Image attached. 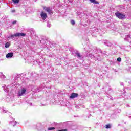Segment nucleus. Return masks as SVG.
<instances>
[{
    "label": "nucleus",
    "mask_w": 131,
    "mask_h": 131,
    "mask_svg": "<svg viewBox=\"0 0 131 131\" xmlns=\"http://www.w3.org/2000/svg\"><path fill=\"white\" fill-rule=\"evenodd\" d=\"M115 16H116L120 20H123V19H125V15L120 13L119 12L115 13Z\"/></svg>",
    "instance_id": "1"
},
{
    "label": "nucleus",
    "mask_w": 131,
    "mask_h": 131,
    "mask_svg": "<svg viewBox=\"0 0 131 131\" xmlns=\"http://www.w3.org/2000/svg\"><path fill=\"white\" fill-rule=\"evenodd\" d=\"M26 35V34L24 33H16L13 35H11L10 37H20V36H25Z\"/></svg>",
    "instance_id": "2"
},
{
    "label": "nucleus",
    "mask_w": 131,
    "mask_h": 131,
    "mask_svg": "<svg viewBox=\"0 0 131 131\" xmlns=\"http://www.w3.org/2000/svg\"><path fill=\"white\" fill-rule=\"evenodd\" d=\"M43 10H45L46 12H47L49 15L53 14V10L50 7H44Z\"/></svg>",
    "instance_id": "3"
},
{
    "label": "nucleus",
    "mask_w": 131,
    "mask_h": 131,
    "mask_svg": "<svg viewBox=\"0 0 131 131\" xmlns=\"http://www.w3.org/2000/svg\"><path fill=\"white\" fill-rule=\"evenodd\" d=\"M40 16L43 20H46V19H47V17H48L47 13H43V11H41Z\"/></svg>",
    "instance_id": "4"
},
{
    "label": "nucleus",
    "mask_w": 131,
    "mask_h": 131,
    "mask_svg": "<svg viewBox=\"0 0 131 131\" xmlns=\"http://www.w3.org/2000/svg\"><path fill=\"white\" fill-rule=\"evenodd\" d=\"M78 97V94L73 93L71 94V96H70V99H74V98H77Z\"/></svg>",
    "instance_id": "5"
},
{
    "label": "nucleus",
    "mask_w": 131,
    "mask_h": 131,
    "mask_svg": "<svg viewBox=\"0 0 131 131\" xmlns=\"http://www.w3.org/2000/svg\"><path fill=\"white\" fill-rule=\"evenodd\" d=\"M26 93V89H24L21 90V91L18 92V96H22L23 95H24Z\"/></svg>",
    "instance_id": "6"
},
{
    "label": "nucleus",
    "mask_w": 131,
    "mask_h": 131,
    "mask_svg": "<svg viewBox=\"0 0 131 131\" xmlns=\"http://www.w3.org/2000/svg\"><path fill=\"white\" fill-rule=\"evenodd\" d=\"M13 56L14 53L13 52H10L6 55V58H7V59H9V58H12Z\"/></svg>",
    "instance_id": "7"
},
{
    "label": "nucleus",
    "mask_w": 131,
    "mask_h": 131,
    "mask_svg": "<svg viewBox=\"0 0 131 131\" xmlns=\"http://www.w3.org/2000/svg\"><path fill=\"white\" fill-rule=\"evenodd\" d=\"M91 3H92L93 4H95L96 5L99 4V2L96 1V0H90Z\"/></svg>",
    "instance_id": "8"
},
{
    "label": "nucleus",
    "mask_w": 131,
    "mask_h": 131,
    "mask_svg": "<svg viewBox=\"0 0 131 131\" xmlns=\"http://www.w3.org/2000/svg\"><path fill=\"white\" fill-rule=\"evenodd\" d=\"M10 42H7L5 44V48H9V47H10Z\"/></svg>",
    "instance_id": "9"
},
{
    "label": "nucleus",
    "mask_w": 131,
    "mask_h": 131,
    "mask_svg": "<svg viewBox=\"0 0 131 131\" xmlns=\"http://www.w3.org/2000/svg\"><path fill=\"white\" fill-rule=\"evenodd\" d=\"M105 127L107 129L111 128V125H110V124H108L105 125Z\"/></svg>",
    "instance_id": "10"
},
{
    "label": "nucleus",
    "mask_w": 131,
    "mask_h": 131,
    "mask_svg": "<svg viewBox=\"0 0 131 131\" xmlns=\"http://www.w3.org/2000/svg\"><path fill=\"white\" fill-rule=\"evenodd\" d=\"M12 2L15 4H18V3H19V0H12Z\"/></svg>",
    "instance_id": "11"
},
{
    "label": "nucleus",
    "mask_w": 131,
    "mask_h": 131,
    "mask_svg": "<svg viewBox=\"0 0 131 131\" xmlns=\"http://www.w3.org/2000/svg\"><path fill=\"white\" fill-rule=\"evenodd\" d=\"M117 61H118V62H121V58L118 57V58L117 59Z\"/></svg>",
    "instance_id": "12"
},
{
    "label": "nucleus",
    "mask_w": 131,
    "mask_h": 131,
    "mask_svg": "<svg viewBox=\"0 0 131 131\" xmlns=\"http://www.w3.org/2000/svg\"><path fill=\"white\" fill-rule=\"evenodd\" d=\"M55 129V127H50L48 128V130H53Z\"/></svg>",
    "instance_id": "13"
},
{
    "label": "nucleus",
    "mask_w": 131,
    "mask_h": 131,
    "mask_svg": "<svg viewBox=\"0 0 131 131\" xmlns=\"http://www.w3.org/2000/svg\"><path fill=\"white\" fill-rule=\"evenodd\" d=\"M71 24H72V25H74V24H75V21H74V20H72Z\"/></svg>",
    "instance_id": "14"
},
{
    "label": "nucleus",
    "mask_w": 131,
    "mask_h": 131,
    "mask_svg": "<svg viewBox=\"0 0 131 131\" xmlns=\"http://www.w3.org/2000/svg\"><path fill=\"white\" fill-rule=\"evenodd\" d=\"M76 55L77 56V57H78L79 58H80V57H81L80 56V54L79 53H76Z\"/></svg>",
    "instance_id": "15"
},
{
    "label": "nucleus",
    "mask_w": 131,
    "mask_h": 131,
    "mask_svg": "<svg viewBox=\"0 0 131 131\" xmlns=\"http://www.w3.org/2000/svg\"><path fill=\"white\" fill-rule=\"evenodd\" d=\"M16 22L17 21H14L12 22V24H16Z\"/></svg>",
    "instance_id": "16"
},
{
    "label": "nucleus",
    "mask_w": 131,
    "mask_h": 131,
    "mask_svg": "<svg viewBox=\"0 0 131 131\" xmlns=\"http://www.w3.org/2000/svg\"><path fill=\"white\" fill-rule=\"evenodd\" d=\"M12 12H15V10H12Z\"/></svg>",
    "instance_id": "17"
}]
</instances>
